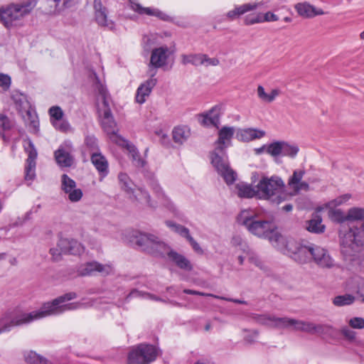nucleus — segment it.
Instances as JSON below:
<instances>
[{
  "instance_id": "1",
  "label": "nucleus",
  "mask_w": 364,
  "mask_h": 364,
  "mask_svg": "<svg viewBox=\"0 0 364 364\" xmlns=\"http://www.w3.org/2000/svg\"><path fill=\"white\" fill-rule=\"evenodd\" d=\"M237 222L245 226L252 235L268 239L270 242H277L281 235L274 217L263 218L249 210H244L237 216Z\"/></svg>"
},
{
  "instance_id": "2",
  "label": "nucleus",
  "mask_w": 364,
  "mask_h": 364,
  "mask_svg": "<svg viewBox=\"0 0 364 364\" xmlns=\"http://www.w3.org/2000/svg\"><path fill=\"white\" fill-rule=\"evenodd\" d=\"M257 192L260 198L268 200L276 205L288 200L292 196V194L284 190V181L277 176L262 177L257 185Z\"/></svg>"
},
{
  "instance_id": "3",
  "label": "nucleus",
  "mask_w": 364,
  "mask_h": 364,
  "mask_svg": "<svg viewBox=\"0 0 364 364\" xmlns=\"http://www.w3.org/2000/svg\"><path fill=\"white\" fill-rule=\"evenodd\" d=\"M46 316V310L41 308L29 313L6 314L0 318V333L9 331L12 327L29 324Z\"/></svg>"
},
{
  "instance_id": "4",
  "label": "nucleus",
  "mask_w": 364,
  "mask_h": 364,
  "mask_svg": "<svg viewBox=\"0 0 364 364\" xmlns=\"http://www.w3.org/2000/svg\"><path fill=\"white\" fill-rule=\"evenodd\" d=\"M160 354V349L155 345L141 343L132 346L127 353V364H151Z\"/></svg>"
},
{
  "instance_id": "5",
  "label": "nucleus",
  "mask_w": 364,
  "mask_h": 364,
  "mask_svg": "<svg viewBox=\"0 0 364 364\" xmlns=\"http://www.w3.org/2000/svg\"><path fill=\"white\" fill-rule=\"evenodd\" d=\"M210 159L212 165L223 178L225 182L228 185L233 184L236 181L237 173L230 167L226 151L215 148L210 153Z\"/></svg>"
},
{
  "instance_id": "6",
  "label": "nucleus",
  "mask_w": 364,
  "mask_h": 364,
  "mask_svg": "<svg viewBox=\"0 0 364 364\" xmlns=\"http://www.w3.org/2000/svg\"><path fill=\"white\" fill-rule=\"evenodd\" d=\"M132 242L141 251L156 257H163L166 247L164 242L151 234L139 232L133 237Z\"/></svg>"
},
{
  "instance_id": "7",
  "label": "nucleus",
  "mask_w": 364,
  "mask_h": 364,
  "mask_svg": "<svg viewBox=\"0 0 364 364\" xmlns=\"http://www.w3.org/2000/svg\"><path fill=\"white\" fill-rule=\"evenodd\" d=\"M34 5L31 1L23 5H11L5 9H0V21L7 28L15 26L18 20L31 12Z\"/></svg>"
},
{
  "instance_id": "8",
  "label": "nucleus",
  "mask_w": 364,
  "mask_h": 364,
  "mask_svg": "<svg viewBox=\"0 0 364 364\" xmlns=\"http://www.w3.org/2000/svg\"><path fill=\"white\" fill-rule=\"evenodd\" d=\"M364 245V223L360 228L351 227L341 238V251L350 255L357 247Z\"/></svg>"
},
{
  "instance_id": "9",
  "label": "nucleus",
  "mask_w": 364,
  "mask_h": 364,
  "mask_svg": "<svg viewBox=\"0 0 364 364\" xmlns=\"http://www.w3.org/2000/svg\"><path fill=\"white\" fill-rule=\"evenodd\" d=\"M118 179L121 188L127 194H129L132 199L139 202L144 201L148 204L149 206L152 207L149 193L146 190L142 188H139L135 191L133 188L134 183L127 173H119Z\"/></svg>"
},
{
  "instance_id": "10",
  "label": "nucleus",
  "mask_w": 364,
  "mask_h": 364,
  "mask_svg": "<svg viewBox=\"0 0 364 364\" xmlns=\"http://www.w3.org/2000/svg\"><path fill=\"white\" fill-rule=\"evenodd\" d=\"M75 149L70 140H65L54 152V157L58 166L61 168H68L73 166Z\"/></svg>"
},
{
  "instance_id": "11",
  "label": "nucleus",
  "mask_w": 364,
  "mask_h": 364,
  "mask_svg": "<svg viewBox=\"0 0 364 364\" xmlns=\"http://www.w3.org/2000/svg\"><path fill=\"white\" fill-rule=\"evenodd\" d=\"M24 149L28 154V159L25 166V181L30 185L36 178V159L37 151L30 140L24 141Z\"/></svg>"
},
{
  "instance_id": "12",
  "label": "nucleus",
  "mask_w": 364,
  "mask_h": 364,
  "mask_svg": "<svg viewBox=\"0 0 364 364\" xmlns=\"http://www.w3.org/2000/svg\"><path fill=\"white\" fill-rule=\"evenodd\" d=\"M77 294L75 292H69L55 299L51 304L47 303V316L58 314L66 310L75 309L74 304H63L67 301L75 299Z\"/></svg>"
},
{
  "instance_id": "13",
  "label": "nucleus",
  "mask_w": 364,
  "mask_h": 364,
  "mask_svg": "<svg viewBox=\"0 0 364 364\" xmlns=\"http://www.w3.org/2000/svg\"><path fill=\"white\" fill-rule=\"evenodd\" d=\"M50 122L58 132L68 133L73 130L68 121L64 118V112L59 106H53L48 109Z\"/></svg>"
},
{
  "instance_id": "14",
  "label": "nucleus",
  "mask_w": 364,
  "mask_h": 364,
  "mask_svg": "<svg viewBox=\"0 0 364 364\" xmlns=\"http://www.w3.org/2000/svg\"><path fill=\"white\" fill-rule=\"evenodd\" d=\"M172 51L166 46L154 48L151 51L149 66L154 68H164L168 64Z\"/></svg>"
},
{
  "instance_id": "15",
  "label": "nucleus",
  "mask_w": 364,
  "mask_h": 364,
  "mask_svg": "<svg viewBox=\"0 0 364 364\" xmlns=\"http://www.w3.org/2000/svg\"><path fill=\"white\" fill-rule=\"evenodd\" d=\"M311 259L321 267L331 268L334 266L333 259L327 250L312 244Z\"/></svg>"
},
{
  "instance_id": "16",
  "label": "nucleus",
  "mask_w": 364,
  "mask_h": 364,
  "mask_svg": "<svg viewBox=\"0 0 364 364\" xmlns=\"http://www.w3.org/2000/svg\"><path fill=\"white\" fill-rule=\"evenodd\" d=\"M61 188L68 195V199L71 202H77L82 197V190L76 188L75 181L65 173L61 176Z\"/></svg>"
},
{
  "instance_id": "17",
  "label": "nucleus",
  "mask_w": 364,
  "mask_h": 364,
  "mask_svg": "<svg viewBox=\"0 0 364 364\" xmlns=\"http://www.w3.org/2000/svg\"><path fill=\"white\" fill-rule=\"evenodd\" d=\"M95 18L97 24L102 27H106L109 30H114L115 23L112 20H108L107 9L103 6L101 0H94Z\"/></svg>"
},
{
  "instance_id": "18",
  "label": "nucleus",
  "mask_w": 364,
  "mask_h": 364,
  "mask_svg": "<svg viewBox=\"0 0 364 364\" xmlns=\"http://www.w3.org/2000/svg\"><path fill=\"white\" fill-rule=\"evenodd\" d=\"M58 247L65 255H80L85 251L84 246L74 239L61 238Z\"/></svg>"
},
{
  "instance_id": "19",
  "label": "nucleus",
  "mask_w": 364,
  "mask_h": 364,
  "mask_svg": "<svg viewBox=\"0 0 364 364\" xmlns=\"http://www.w3.org/2000/svg\"><path fill=\"white\" fill-rule=\"evenodd\" d=\"M90 161L97 170L100 181L107 177L109 173V165L107 159L101 152L92 153Z\"/></svg>"
},
{
  "instance_id": "20",
  "label": "nucleus",
  "mask_w": 364,
  "mask_h": 364,
  "mask_svg": "<svg viewBox=\"0 0 364 364\" xmlns=\"http://www.w3.org/2000/svg\"><path fill=\"white\" fill-rule=\"evenodd\" d=\"M156 72L151 75L147 80L141 83L136 90L135 100L139 104H143L146 102V97L149 96L152 89L157 83V79L154 77Z\"/></svg>"
},
{
  "instance_id": "21",
  "label": "nucleus",
  "mask_w": 364,
  "mask_h": 364,
  "mask_svg": "<svg viewBox=\"0 0 364 364\" xmlns=\"http://www.w3.org/2000/svg\"><path fill=\"white\" fill-rule=\"evenodd\" d=\"M220 109L218 106L212 107L208 112L198 115V119L201 125L208 127L212 125L218 128L220 117Z\"/></svg>"
},
{
  "instance_id": "22",
  "label": "nucleus",
  "mask_w": 364,
  "mask_h": 364,
  "mask_svg": "<svg viewBox=\"0 0 364 364\" xmlns=\"http://www.w3.org/2000/svg\"><path fill=\"white\" fill-rule=\"evenodd\" d=\"M234 133L235 129L233 127H223L220 129L218 132V138L215 142V148L225 150L231 144Z\"/></svg>"
},
{
  "instance_id": "23",
  "label": "nucleus",
  "mask_w": 364,
  "mask_h": 364,
  "mask_svg": "<svg viewBox=\"0 0 364 364\" xmlns=\"http://www.w3.org/2000/svg\"><path fill=\"white\" fill-rule=\"evenodd\" d=\"M100 116L102 117L101 126L103 130L108 135H115L117 132V123L114 119L111 109H107L106 111H103Z\"/></svg>"
},
{
  "instance_id": "24",
  "label": "nucleus",
  "mask_w": 364,
  "mask_h": 364,
  "mask_svg": "<svg viewBox=\"0 0 364 364\" xmlns=\"http://www.w3.org/2000/svg\"><path fill=\"white\" fill-rule=\"evenodd\" d=\"M265 135V132L255 129L247 128L240 129L237 133V139L243 142H249L250 141L261 139Z\"/></svg>"
},
{
  "instance_id": "25",
  "label": "nucleus",
  "mask_w": 364,
  "mask_h": 364,
  "mask_svg": "<svg viewBox=\"0 0 364 364\" xmlns=\"http://www.w3.org/2000/svg\"><path fill=\"white\" fill-rule=\"evenodd\" d=\"M294 8L298 14L304 18H313L324 14L322 9H318L307 2L298 3Z\"/></svg>"
},
{
  "instance_id": "26",
  "label": "nucleus",
  "mask_w": 364,
  "mask_h": 364,
  "mask_svg": "<svg viewBox=\"0 0 364 364\" xmlns=\"http://www.w3.org/2000/svg\"><path fill=\"white\" fill-rule=\"evenodd\" d=\"M305 228L309 232L314 234H322L325 232L326 226L322 224V218L317 213L311 215V218L305 223Z\"/></svg>"
},
{
  "instance_id": "27",
  "label": "nucleus",
  "mask_w": 364,
  "mask_h": 364,
  "mask_svg": "<svg viewBox=\"0 0 364 364\" xmlns=\"http://www.w3.org/2000/svg\"><path fill=\"white\" fill-rule=\"evenodd\" d=\"M167 255L178 268L188 272L193 269V266L191 262L183 255L171 250L167 252Z\"/></svg>"
},
{
  "instance_id": "28",
  "label": "nucleus",
  "mask_w": 364,
  "mask_h": 364,
  "mask_svg": "<svg viewBox=\"0 0 364 364\" xmlns=\"http://www.w3.org/2000/svg\"><path fill=\"white\" fill-rule=\"evenodd\" d=\"M311 247L312 244L310 245L299 244L293 252L292 257L299 263H306L311 259Z\"/></svg>"
},
{
  "instance_id": "29",
  "label": "nucleus",
  "mask_w": 364,
  "mask_h": 364,
  "mask_svg": "<svg viewBox=\"0 0 364 364\" xmlns=\"http://www.w3.org/2000/svg\"><path fill=\"white\" fill-rule=\"evenodd\" d=\"M150 187L153 190V191L155 193L156 196L164 200V205L168 208L171 211L175 213L176 210V208H175L174 205L172 203V202L167 198V196L165 195L164 192L163 191L161 187L159 184V183L156 181L151 180L149 183Z\"/></svg>"
},
{
  "instance_id": "30",
  "label": "nucleus",
  "mask_w": 364,
  "mask_h": 364,
  "mask_svg": "<svg viewBox=\"0 0 364 364\" xmlns=\"http://www.w3.org/2000/svg\"><path fill=\"white\" fill-rule=\"evenodd\" d=\"M258 5L257 4H245L241 6L235 7L233 10L229 11L227 13V17L232 21L237 18H239L240 16L243 15L246 12L254 11L257 8Z\"/></svg>"
},
{
  "instance_id": "31",
  "label": "nucleus",
  "mask_w": 364,
  "mask_h": 364,
  "mask_svg": "<svg viewBox=\"0 0 364 364\" xmlns=\"http://www.w3.org/2000/svg\"><path fill=\"white\" fill-rule=\"evenodd\" d=\"M95 272L100 273L109 274L108 268L98 262L93 261L85 264V267L81 271L82 276L92 275Z\"/></svg>"
},
{
  "instance_id": "32",
  "label": "nucleus",
  "mask_w": 364,
  "mask_h": 364,
  "mask_svg": "<svg viewBox=\"0 0 364 364\" xmlns=\"http://www.w3.org/2000/svg\"><path fill=\"white\" fill-rule=\"evenodd\" d=\"M95 82L97 84V88L98 92H99V95L102 97V105L104 107L103 111H106L107 109H111L109 107V101H108V98H109L108 90H107V87L104 85H102L99 77L97 75L96 73H95Z\"/></svg>"
},
{
  "instance_id": "33",
  "label": "nucleus",
  "mask_w": 364,
  "mask_h": 364,
  "mask_svg": "<svg viewBox=\"0 0 364 364\" xmlns=\"http://www.w3.org/2000/svg\"><path fill=\"white\" fill-rule=\"evenodd\" d=\"M294 318L288 317H277L272 316V327L274 328H293Z\"/></svg>"
},
{
  "instance_id": "34",
  "label": "nucleus",
  "mask_w": 364,
  "mask_h": 364,
  "mask_svg": "<svg viewBox=\"0 0 364 364\" xmlns=\"http://www.w3.org/2000/svg\"><path fill=\"white\" fill-rule=\"evenodd\" d=\"M190 130L186 127H175L173 130V139L176 143L183 144L189 136Z\"/></svg>"
},
{
  "instance_id": "35",
  "label": "nucleus",
  "mask_w": 364,
  "mask_h": 364,
  "mask_svg": "<svg viewBox=\"0 0 364 364\" xmlns=\"http://www.w3.org/2000/svg\"><path fill=\"white\" fill-rule=\"evenodd\" d=\"M237 189V196L240 198H251L256 196L257 191L249 184L239 183L236 186Z\"/></svg>"
},
{
  "instance_id": "36",
  "label": "nucleus",
  "mask_w": 364,
  "mask_h": 364,
  "mask_svg": "<svg viewBox=\"0 0 364 364\" xmlns=\"http://www.w3.org/2000/svg\"><path fill=\"white\" fill-rule=\"evenodd\" d=\"M257 95L259 98L265 102H272L279 95L280 91L277 89H274L269 94L266 93L264 88L262 85L257 87Z\"/></svg>"
},
{
  "instance_id": "37",
  "label": "nucleus",
  "mask_w": 364,
  "mask_h": 364,
  "mask_svg": "<svg viewBox=\"0 0 364 364\" xmlns=\"http://www.w3.org/2000/svg\"><path fill=\"white\" fill-rule=\"evenodd\" d=\"M84 145L90 156L92 153L101 152L98 145V140L94 135H87L85 138Z\"/></svg>"
},
{
  "instance_id": "38",
  "label": "nucleus",
  "mask_w": 364,
  "mask_h": 364,
  "mask_svg": "<svg viewBox=\"0 0 364 364\" xmlns=\"http://www.w3.org/2000/svg\"><path fill=\"white\" fill-rule=\"evenodd\" d=\"M165 223L172 231L178 234L181 237L187 239L189 236H191L190 231L186 227L180 224H177L171 220H166Z\"/></svg>"
},
{
  "instance_id": "39",
  "label": "nucleus",
  "mask_w": 364,
  "mask_h": 364,
  "mask_svg": "<svg viewBox=\"0 0 364 364\" xmlns=\"http://www.w3.org/2000/svg\"><path fill=\"white\" fill-rule=\"evenodd\" d=\"M299 151V148L296 144H291L282 141V156L295 158Z\"/></svg>"
},
{
  "instance_id": "40",
  "label": "nucleus",
  "mask_w": 364,
  "mask_h": 364,
  "mask_svg": "<svg viewBox=\"0 0 364 364\" xmlns=\"http://www.w3.org/2000/svg\"><path fill=\"white\" fill-rule=\"evenodd\" d=\"M314 323L309 321L297 320L294 318L293 329L311 334H314Z\"/></svg>"
},
{
  "instance_id": "41",
  "label": "nucleus",
  "mask_w": 364,
  "mask_h": 364,
  "mask_svg": "<svg viewBox=\"0 0 364 364\" xmlns=\"http://www.w3.org/2000/svg\"><path fill=\"white\" fill-rule=\"evenodd\" d=\"M23 119L26 124L33 132H36L38 127V121L36 113L31 110L26 111L23 115Z\"/></svg>"
},
{
  "instance_id": "42",
  "label": "nucleus",
  "mask_w": 364,
  "mask_h": 364,
  "mask_svg": "<svg viewBox=\"0 0 364 364\" xmlns=\"http://www.w3.org/2000/svg\"><path fill=\"white\" fill-rule=\"evenodd\" d=\"M355 299L354 296L346 294L334 297L333 299V304L336 306H347L352 304L355 301Z\"/></svg>"
},
{
  "instance_id": "43",
  "label": "nucleus",
  "mask_w": 364,
  "mask_h": 364,
  "mask_svg": "<svg viewBox=\"0 0 364 364\" xmlns=\"http://www.w3.org/2000/svg\"><path fill=\"white\" fill-rule=\"evenodd\" d=\"M202 53L198 54H189V55H182V63L184 65L192 64L193 65L198 66L203 65L202 60Z\"/></svg>"
},
{
  "instance_id": "44",
  "label": "nucleus",
  "mask_w": 364,
  "mask_h": 364,
  "mask_svg": "<svg viewBox=\"0 0 364 364\" xmlns=\"http://www.w3.org/2000/svg\"><path fill=\"white\" fill-rule=\"evenodd\" d=\"M24 359L28 364H46L43 357L32 350L24 353Z\"/></svg>"
},
{
  "instance_id": "45",
  "label": "nucleus",
  "mask_w": 364,
  "mask_h": 364,
  "mask_svg": "<svg viewBox=\"0 0 364 364\" xmlns=\"http://www.w3.org/2000/svg\"><path fill=\"white\" fill-rule=\"evenodd\" d=\"M348 220L355 221L364 220V208H350L347 213Z\"/></svg>"
},
{
  "instance_id": "46",
  "label": "nucleus",
  "mask_w": 364,
  "mask_h": 364,
  "mask_svg": "<svg viewBox=\"0 0 364 364\" xmlns=\"http://www.w3.org/2000/svg\"><path fill=\"white\" fill-rule=\"evenodd\" d=\"M282 141H276L267 144V153L273 157L282 156Z\"/></svg>"
},
{
  "instance_id": "47",
  "label": "nucleus",
  "mask_w": 364,
  "mask_h": 364,
  "mask_svg": "<svg viewBox=\"0 0 364 364\" xmlns=\"http://www.w3.org/2000/svg\"><path fill=\"white\" fill-rule=\"evenodd\" d=\"M252 318L258 323L272 327V315L269 314H253Z\"/></svg>"
},
{
  "instance_id": "48",
  "label": "nucleus",
  "mask_w": 364,
  "mask_h": 364,
  "mask_svg": "<svg viewBox=\"0 0 364 364\" xmlns=\"http://www.w3.org/2000/svg\"><path fill=\"white\" fill-rule=\"evenodd\" d=\"M0 135L4 137L3 132L11 129L14 127V122L3 114H0Z\"/></svg>"
},
{
  "instance_id": "49",
  "label": "nucleus",
  "mask_w": 364,
  "mask_h": 364,
  "mask_svg": "<svg viewBox=\"0 0 364 364\" xmlns=\"http://www.w3.org/2000/svg\"><path fill=\"white\" fill-rule=\"evenodd\" d=\"M262 23V13L250 14L244 18V23L246 26H250L255 23Z\"/></svg>"
},
{
  "instance_id": "50",
  "label": "nucleus",
  "mask_w": 364,
  "mask_h": 364,
  "mask_svg": "<svg viewBox=\"0 0 364 364\" xmlns=\"http://www.w3.org/2000/svg\"><path fill=\"white\" fill-rule=\"evenodd\" d=\"M305 171L304 170L294 171L293 175L289 178L288 184L289 186L298 184L302 179Z\"/></svg>"
},
{
  "instance_id": "51",
  "label": "nucleus",
  "mask_w": 364,
  "mask_h": 364,
  "mask_svg": "<svg viewBox=\"0 0 364 364\" xmlns=\"http://www.w3.org/2000/svg\"><path fill=\"white\" fill-rule=\"evenodd\" d=\"M333 329L332 326L324 324H314V333H317L320 336L325 335L329 333Z\"/></svg>"
},
{
  "instance_id": "52",
  "label": "nucleus",
  "mask_w": 364,
  "mask_h": 364,
  "mask_svg": "<svg viewBox=\"0 0 364 364\" xmlns=\"http://www.w3.org/2000/svg\"><path fill=\"white\" fill-rule=\"evenodd\" d=\"M332 220L338 222V223H343L346 220H348L347 215H345L343 211L341 210H335L333 211L331 215Z\"/></svg>"
},
{
  "instance_id": "53",
  "label": "nucleus",
  "mask_w": 364,
  "mask_h": 364,
  "mask_svg": "<svg viewBox=\"0 0 364 364\" xmlns=\"http://www.w3.org/2000/svg\"><path fill=\"white\" fill-rule=\"evenodd\" d=\"M131 156L132 161L136 167L144 168L146 166V162L141 157L139 151H136V155L133 153Z\"/></svg>"
},
{
  "instance_id": "54",
  "label": "nucleus",
  "mask_w": 364,
  "mask_h": 364,
  "mask_svg": "<svg viewBox=\"0 0 364 364\" xmlns=\"http://www.w3.org/2000/svg\"><path fill=\"white\" fill-rule=\"evenodd\" d=\"M349 325L353 328H364V318L361 317H354L349 321Z\"/></svg>"
},
{
  "instance_id": "55",
  "label": "nucleus",
  "mask_w": 364,
  "mask_h": 364,
  "mask_svg": "<svg viewBox=\"0 0 364 364\" xmlns=\"http://www.w3.org/2000/svg\"><path fill=\"white\" fill-rule=\"evenodd\" d=\"M202 60H203V65L206 64V65H212V66H216L218 65L220 63V60L217 58H209L208 55L203 54L202 53Z\"/></svg>"
},
{
  "instance_id": "56",
  "label": "nucleus",
  "mask_w": 364,
  "mask_h": 364,
  "mask_svg": "<svg viewBox=\"0 0 364 364\" xmlns=\"http://www.w3.org/2000/svg\"><path fill=\"white\" fill-rule=\"evenodd\" d=\"M122 140V144L121 145L126 148L127 149V151H129V152L131 154V155L134 153L135 155H136V151H138L137 148L135 146L134 144H133L132 143H131L130 141H129L127 139H121Z\"/></svg>"
},
{
  "instance_id": "57",
  "label": "nucleus",
  "mask_w": 364,
  "mask_h": 364,
  "mask_svg": "<svg viewBox=\"0 0 364 364\" xmlns=\"http://www.w3.org/2000/svg\"><path fill=\"white\" fill-rule=\"evenodd\" d=\"M11 85V77L8 75L0 74V87L8 90Z\"/></svg>"
},
{
  "instance_id": "58",
  "label": "nucleus",
  "mask_w": 364,
  "mask_h": 364,
  "mask_svg": "<svg viewBox=\"0 0 364 364\" xmlns=\"http://www.w3.org/2000/svg\"><path fill=\"white\" fill-rule=\"evenodd\" d=\"M279 19V17L271 11H267L265 14L262 13V23L263 22L277 21Z\"/></svg>"
},
{
  "instance_id": "59",
  "label": "nucleus",
  "mask_w": 364,
  "mask_h": 364,
  "mask_svg": "<svg viewBox=\"0 0 364 364\" xmlns=\"http://www.w3.org/2000/svg\"><path fill=\"white\" fill-rule=\"evenodd\" d=\"M186 240L188 241V242L191 245L192 248L196 253L200 254V255L203 254V249L200 247L199 244L193 238V237L191 235L189 236Z\"/></svg>"
},
{
  "instance_id": "60",
  "label": "nucleus",
  "mask_w": 364,
  "mask_h": 364,
  "mask_svg": "<svg viewBox=\"0 0 364 364\" xmlns=\"http://www.w3.org/2000/svg\"><path fill=\"white\" fill-rule=\"evenodd\" d=\"M50 253L52 256V259L53 261H59L62 258V255L63 252L60 250V249L57 246V248H51L50 250Z\"/></svg>"
},
{
  "instance_id": "61",
  "label": "nucleus",
  "mask_w": 364,
  "mask_h": 364,
  "mask_svg": "<svg viewBox=\"0 0 364 364\" xmlns=\"http://www.w3.org/2000/svg\"><path fill=\"white\" fill-rule=\"evenodd\" d=\"M155 13V16H156L160 20H162L164 21L172 22L173 20V18L171 16L159 9H157Z\"/></svg>"
},
{
  "instance_id": "62",
  "label": "nucleus",
  "mask_w": 364,
  "mask_h": 364,
  "mask_svg": "<svg viewBox=\"0 0 364 364\" xmlns=\"http://www.w3.org/2000/svg\"><path fill=\"white\" fill-rule=\"evenodd\" d=\"M351 196L350 194H344L343 196H341L336 199H334L331 203L334 205H341L343 203L346 202L350 198Z\"/></svg>"
},
{
  "instance_id": "63",
  "label": "nucleus",
  "mask_w": 364,
  "mask_h": 364,
  "mask_svg": "<svg viewBox=\"0 0 364 364\" xmlns=\"http://www.w3.org/2000/svg\"><path fill=\"white\" fill-rule=\"evenodd\" d=\"M351 196L350 194H344L343 196H341L336 199H334L331 203L334 205H341L343 203L346 202L350 198Z\"/></svg>"
},
{
  "instance_id": "64",
  "label": "nucleus",
  "mask_w": 364,
  "mask_h": 364,
  "mask_svg": "<svg viewBox=\"0 0 364 364\" xmlns=\"http://www.w3.org/2000/svg\"><path fill=\"white\" fill-rule=\"evenodd\" d=\"M342 334L349 340H354L355 338V333L349 329L347 326L343 327L341 329Z\"/></svg>"
}]
</instances>
